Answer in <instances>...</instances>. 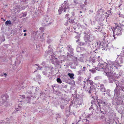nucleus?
<instances>
[{"label":"nucleus","mask_w":124,"mask_h":124,"mask_svg":"<svg viewBox=\"0 0 124 124\" xmlns=\"http://www.w3.org/2000/svg\"><path fill=\"white\" fill-rule=\"evenodd\" d=\"M104 65L106 66L103 70L104 72L105 75L108 78L110 83H113L116 78V74L113 73V68H114L111 66H109L107 63H105Z\"/></svg>","instance_id":"obj_1"},{"label":"nucleus","mask_w":124,"mask_h":124,"mask_svg":"<svg viewBox=\"0 0 124 124\" xmlns=\"http://www.w3.org/2000/svg\"><path fill=\"white\" fill-rule=\"evenodd\" d=\"M123 62V59L122 57L119 58H117L116 60L114 62L111 61L108 62V64L109 66H112V67H114L116 68H117L118 67H121L122 65H121Z\"/></svg>","instance_id":"obj_2"},{"label":"nucleus","mask_w":124,"mask_h":124,"mask_svg":"<svg viewBox=\"0 0 124 124\" xmlns=\"http://www.w3.org/2000/svg\"><path fill=\"white\" fill-rule=\"evenodd\" d=\"M49 57L51 60H52V62L53 61L54 62H55L57 64H59L60 63H62L63 61H64L65 58V57L64 55L59 56L58 58L60 60H59V61H56L57 59L55 58V56H54L52 55H50L49 56Z\"/></svg>","instance_id":"obj_3"},{"label":"nucleus","mask_w":124,"mask_h":124,"mask_svg":"<svg viewBox=\"0 0 124 124\" xmlns=\"http://www.w3.org/2000/svg\"><path fill=\"white\" fill-rule=\"evenodd\" d=\"M52 69L51 67L47 66H45V70L42 71L43 74L48 77H50V76L51 75V70Z\"/></svg>","instance_id":"obj_4"},{"label":"nucleus","mask_w":124,"mask_h":124,"mask_svg":"<svg viewBox=\"0 0 124 124\" xmlns=\"http://www.w3.org/2000/svg\"><path fill=\"white\" fill-rule=\"evenodd\" d=\"M66 49H67L68 52L66 53L67 54V56L69 57H70L73 55V50L72 46L70 45H68L66 47Z\"/></svg>","instance_id":"obj_5"},{"label":"nucleus","mask_w":124,"mask_h":124,"mask_svg":"<svg viewBox=\"0 0 124 124\" xmlns=\"http://www.w3.org/2000/svg\"><path fill=\"white\" fill-rule=\"evenodd\" d=\"M2 102L4 105L5 106H8L9 105L8 101V96L7 94H4L2 96Z\"/></svg>","instance_id":"obj_6"},{"label":"nucleus","mask_w":124,"mask_h":124,"mask_svg":"<svg viewBox=\"0 0 124 124\" xmlns=\"http://www.w3.org/2000/svg\"><path fill=\"white\" fill-rule=\"evenodd\" d=\"M121 28L119 26H117L115 29L113 31L114 33L113 36L114 39L115 38V36H118L121 34Z\"/></svg>","instance_id":"obj_7"},{"label":"nucleus","mask_w":124,"mask_h":124,"mask_svg":"<svg viewBox=\"0 0 124 124\" xmlns=\"http://www.w3.org/2000/svg\"><path fill=\"white\" fill-rule=\"evenodd\" d=\"M97 59V61H98L99 62L98 67L100 69H102L103 70L104 69V68L105 67V66H104V64L105 63L107 64H108V63H107L106 62H104L101 60V57H100V56H98Z\"/></svg>","instance_id":"obj_8"},{"label":"nucleus","mask_w":124,"mask_h":124,"mask_svg":"<svg viewBox=\"0 0 124 124\" xmlns=\"http://www.w3.org/2000/svg\"><path fill=\"white\" fill-rule=\"evenodd\" d=\"M84 39L86 43L88 44H89L93 40V38L92 37H90L89 35L86 34L85 35Z\"/></svg>","instance_id":"obj_9"},{"label":"nucleus","mask_w":124,"mask_h":124,"mask_svg":"<svg viewBox=\"0 0 124 124\" xmlns=\"http://www.w3.org/2000/svg\"><path fill=\"white\" fill-rule=\"evenodd\" d=\"M83 88L86 91H88L90 93H93L95 91L94 87L93 85L91 86L90 87L87 86L86 87L85 86H84Z\"/></svg>","instance_id":"obj_10"},{"label":"nucleus","mask_w":124,"mask_h":124,"mask_svg":"<svg viewBox=\"0 0 124 124\" xmlns=\"http://www.w3.org/2000/svg\"><path fill=\"white\" fill-rule=\"evenodd\" d=\"M90 109H93V110L97 109L98 111L101 110L100 105L99 104H94L92 105Z\"/></svg>","instance_id":"obj_11"},{"label":"nucleus","mask_w":124,"mask_h":124,"mask_svg":"<svg viewBox=\"0 0 124 124\" xmlns=\"http://www.w3.org/2000/svg\"><path fill=\"white\" fill-rule=\"evenodd\" d=\"M57 49L58 51L60 53L64 51V48H63L62 46L60 45H58Z\"/></svg>","instance_id":"obj_12"},{"label":"nucleus","mask_w":124,"mask_h":124,"mask_svg":"<svg viewBox=\"0 0 124 124\" xmlns=\"http://www.w3.org/2000/svg\"><path fill=\"white\" fill-rule=\"evenodd\" d=\"M51 19L50 18H46V20H45V24L44 25V26H46L47 25H48L50 24L51 23Z\"/></svg>","instance_id":"obj_13"},{"label":"nucleus","mask_w":124,"mask_h":124,"mask_svg":"<svg viewBox=\"0 0 124 124\" xmlns=\"http://www.w3.org/2000/svg\"><path fill=\"white\" fill-rule=\"evenodd\" d=\"M121 82L120 84V83H118V84H117L116 83V82H115V83H116V87L114 90L115 93H117L119 91V89H118V86H120L123 83V81H121Z\"/></svg>","instance_id":"obj_14"},{"label":"nucleus","mask_w":124,"mask_h":124,"mask_svg":"<svg viewBox=\"0 0 124 124\" xmlns=\"http://www.w3.org/2000/svg\"><path fill=\"white\" fill-rule=\"evenodd\" d=\"M99 87V88L100 89V90L103 92H105L106 91V89L104 87V85H103L100 84V85L98 86Z\"/></svg>","instance_id":"obj_15"},{"label":"nucleus","mask_w":124,"mask_h":124,"mask_svg":"<svg viewBox=\"0 0 124 124\" xmlns=\"http://www.w3.org/2000/svg\"><path fill=\"white\" fill-rule=\"evenodd\" d=\"M107 100L106 99H102L100 101V102L101 103H102L103 105L105 106L107 105Z\"/></svg>","instance_id":"obj_16"},{"label":"nucleus","mask_w":124,"mask_h":124,"mask_svg":"<svg viewBox=\"0 0 124 124\" xmlns=\"http://www.w3.org/2000/svg\"><path fill=\"white\" fill-rule=\"evenodd\" d=\"M72 59L74 61V63L75 66L74 68H75L76 66H77L78 64V63L77 61V58L75 57H73Z\"/></svg>","instance_id":"obj_17"},{"label":"nucleus","mask_w":124,"mask_h":124,"mask_svg":"<svg viewBox=\"0 0 124 124\" xmlns=\"http://www.w3.org/2000/svg\"><path fill=\"white\" fill-rule=\"evenodd\" d=\"M63 8H59L58 10V12H59V14H61V13L63 11V10H64V12H65L66 11V10L67 9H68V10H69V8H64V9H63Z\"/></svg>","instance_id":"obj_18"},{"label":"nucleus","mask_w":124,"mask_h":124,"mask_svg":"<svg viewBox=\"0 0 124 124\" xmlns=\"http://www.w3.org/2000/svg\"><path fill=\"white\" fill-rule=\"evenodd\" d=\"M90 80H88V79H85L84 81V82L85 83L84 84V86H85L86 87L87 86H86V85H88V84L89 83H90Z\"/></svg>","instance_id":"obj_19"},{"label":"nucleus","mask_w":124,"mask_h":124,"mask_svg":"<svg viewBox=\"0 0 124 124\" xmlns=\"http://www.w3.org/2000/svg\"><path fill=\"white\" fill-rule=\"evenodd\" d=\"M95 62V58H94L90 57L89 61V62L90 63H91L93 64V63H94Z\"/></svg>","instance_id":"obj_20"},{"label":"nucleus","mask_w":124,"mask_h":124,"mask_svg":"<svg viewBox=\"0 0 124 124\" xmlns=\"http://www.w3.org/2000/svg\"><path fill=\"white\" fill-rule=\"evenodd\" d=\"M85 67H84L83 69H81L79 71H78V73L80 74L82 73H85Z\"/></svg>","instance_id":"obj_21"},{"label":"nucleus","mask_w":124,"mask_h":124,"mask_svg":"<svg viewBox=\"0 0 124 124\" xmlns=\"http://www.w3.org/2000/svg\"><path fill=\"white\" fill-rule=\"evenodd\" d=\"M95 44V46H96L97 48H100V47L101 46L100 43H98L97 42H96Z\"/></svg>","instance_id":"obj_22"},{"label":"nucleus","mask_w":124,"mask_h":124,"mask_svg":"<svg viewBox=\"0 0 124 124\" xmlns=\"http://www.w3.org/2000/svg\"><path fill=\"white\" fill-rule=\"evenodd\" d=\"M82 121L84 123L86 124H88L89 123V121L86 119H83L82 120Z\"/></svg>","instance_id":"obj_23"},{"label":"nucleus","mask_w":124,"mask_h":124,"mask_svg":"<svg viewBox=\"0 0 124 124\" xmlns=\"http://www.w3.org/2000/svg\"><path fill=\"white\" fill-rule=\"evenodd\" d=\"M68 75L70 76V77L71 79H73L74 78L73 77V76H74V74L72 73H69L68 74Z\"/></svg>","instance_id":"obj_24"},{"label":"nucleus","mask_w":124,"mask_h":124,"mask_svg":"<svg viewBox=\"0 0 124 124\" xmlns=\"http://www.w3.org/2000/svg\"><path fill=\"white\" fill-rule=\"evenodd\" d=\"M107 45V44H104L103 45H101V47H100L101 48H103V47H104L103 49H102L103 50H104L105 49V48L106 47Z\"/></svg>","instance_id":"obj_25"},{"label":"nucleus","mask_w":124,"mask_h":124,"mask_svg":"<svg viewBox=\"0 0 124 124\" xmlns=\"http://www.w3.org/2000/svg\"><path fill=\"white\" fill-rule=\"evenodd\" d=\"M110 90H107L106 94H107L109 96H110L111 95L110 93Z\"/></svg>","instance_id":"obj_26"},{"label":"nucleus","mask_w":124,"mask_h":124,"mask_svg":"<svg viewBox=\"0 0 124 124\" xmlns=\"http://www.w3.org/2000/svg\"><path fill=\"white\" fill-rule=\"evenodd\" d=\"M123 50L121 52L120 55L122 56H124V47L123 48Z\"/></svg>","instance_id":"obj_27"},{"label":"nucleus","mask_w":124,"mask_h":124,"mask_svg":"<svg viewBox=\"0 0 124 124\" xmlns=\"http://www.w3.org/2000/svg\"><path fill=\"white\" fill-rule=\"evenodd\" d=\"M77 27L78 29H80L82 27V26L81 25V24L78 23L77 25Z\"/></svg>","instance_id":"obj_28"},{"label":"nucleus","mask_w":124,"mask_h":124,"mask_svg":"<svg viewBox=\"0 0 124 124\" xmlns=\"http://www.w3.org/2000/svg\"><path fill=\"white\" fill-rule=\"evenodd\" d=\"M77 52H80L81 51V47H78L77 48Z\"/></svg>","instance_id":"obj_29"},{"label":"nucleus","mask_w":124,"mask_h":124,"mask_svg":"<svg viewBox=\"0 0 124 124\" xmlns=\"http://www.w3.org/2000/svg\"><path fill=\"white\" fill-rule=\"evenodd\" d=\"M57 81L58 83H62V81L59 78H57Z\"/></svg>","instance_id":"obj_30"},{"label":"nucleus","mask_w":124,"mask_h":124,"mask_svg":"<svg viewBox=\"0 0 124 124\" xmlns=\"http://www.w3.org/2000/svg\"><path fill=\"white\" fill-rule=\"evenodd\" d=\"M11 23V21H7L5 22V24H6L8 25V24H10Z\"/></svg>","instance_id":"obj_31"},{"label":"nucleus","mask_w":124,"mask_h":124,"mask_svg":"<svg viewBox=\"0 0 124 124\" xmlns=\"http://www.w3.org/2000/svg\"><path fill=\"white\" fill-rule=\"evenodd\" d=\"M46 53L47 54H46L45 55L46 56H47V55L48 54L49 55H50L51 54H52V53H51V52H49V50H48V51L47 50Z\"/></svg>","instance_id":"obj_32"},{"label":"nucleus","mask_w":124,"mask_h":124,"mask_svg":"<svg viewBox=\"0 0 124 124\" xmlns=\"http://www.w3.org/2000/svg\"><path fill=\"white\" fill-rule=\"evenodd\" d=\"M69 22L70 23H73L75 22L74 20H73L70 19V18L69 19Z\"/></svg>","instance_id":"obj_33"},{"label":"nucleus","mask_w":124,"mask_h":124,"mask_svg":"<svg viewBox=\"0 0 124 124\" xmlns=\"http://www.w3.org/2000/svg\"><path fill=\"white\" fill-rule=\"evenodd\" d=\"M39 30L41 32H43L44 30V29L43 27H41L39 28Z\"/></svg>","instance_id":"obj_34"},{"label":"nucleus","mask_w":124,"mask_h":124,"mask_svg":"<svg viewBox=\"0 0 124 124\" xmlns=\"http://www.w3.org/2000/svg\"><path fill=\"white\" fill-rule=\"evenodd\" d=\"M26 99L27 100H28V102H29L30 103V101L31 100V98L30 97H27L26 98Z\"/></svg>","instance_id":"obj_35"},{"label":"nucleus","mask_w":124,"mask_h":124,"mask_svg":"<svg viewBox=\"0 0 124 124\" xmlns=\"http://www.w3.org/2000/svg\"><path fill=\"white\" fill-rule=\"evenodd\" d=\"M69 21H66L65 23H64V25H65L67 26L69 23Z\"/></svg>","instance_id":"obj_36"},{"label":"nucleus","mask_w":124,"mask_h":124,"mask_svg":"<svg viewBox=\"0 0 124 124\" xmlns=\"http://www.w3.org/2000/svg\"><path fill=\"white\" fill-rule=\"evenodd\" d=\"M36 77L37 78L39 79H40L41 78V77L40 76V75L39 74H37V75L36 76Z\"/></svg>","instance_id":"obj_37"},{"label":"nucleus","mask_w":124,"mask_h":124,"mask_svg":"<svg viewBox=\"0 0 124 124\" xmlns=\"http://www.w3.org/2000/svg\"><path fill=\"white\" fill-rule=\"evenodd\" d=\"M85 50V48L83 47H81V52L82 51H84Z\"/></svg>","instance_id":"obj_38"},{"label":"nucleus","mask_w":124,"mask_h":124,"mask_svg":"<svg viewBox=\"0 0 124 124\" xmlns=\"http://www.w3.org/2000/svg\"><path fill=\"white\" fill-rule=\"evenodd\" d=\"M36 65L38 67H37L36 68L39 69V70H41V69H42L43 67H42L39 66L37 65L36 64Z\"/></svg>","instance_id":"obj_39"},{"label":"nucleus","mask_w":124,"mask_h":124,"mask_svg":"<svg viewBox=\"0 0 124 124\" xmlns=\"http://www.w3.org/2000/svg\"><path fill=\"white\" fill-rule=\"evenodd\" d=\"M72 3L74 5H75L77 3V2L76 0H73Z\"/></svg>","instance_id":"obj_40"},{"label":"nucleus","mask_w":124,"mask_h":124,"mask_svg":"<svg viewBox=\"0 0 124 124\" xmlns=\"http://www.w3.org/2000/svg\"><path fill=\"white\" fill-rule=\"evenodd\" d=\"M19 97L22 99H23L25 98V96L24 95H23L22 96L20 95L19 96Z\"/></svg>","instance_id":"obj_41"},{"label":"nucleus","mask_w":124,"mask_h":124,"mask_svg":"<svg viewBox=\"0 0 124 124\" xmlns=\"http://www.w3.org/2000/svg\"><path fill=\"white\" fill-rule=\"evenodd\" d=\"M80 36L79 35H78L75 37V38L78 39H80Z\"/></svg>","instance_id":"obj_42"},{"label":"nucleus","mask_w":124,"mask_h":124,"mask_svg":"<svg viewBox=\"0 0 124 124\" xmlns=\"http://www.w3.org/2000/svg\"><path fill=\"white\" fill-rule=\"evenodd\" d=\"M45 62H43L41 64V65H43L44 66H45H45L44 65H45Z\"/></svg>","instance_id":"obj_43"},{"label":"nucleus","mask_w":124,"mask_h":124,"mask_svg":"<svg viewBox=\"0 0 124 124\" xmlns=\"http://www.w3.org/2000/svg\"><path fill=\"white\" fill-rule=\"evenodd\" d=\"M40 38L41 39V40L42 41H43V40H44V38H43V35H41L40 36Z\"/></svg>","instance_id":"obj_44"},{"label":"nucleus","mask_w":124,"mask_h":124,"mask_svg":"<svg viewBox=\"0 0 124 124\" xmlns=\"http://www.w3.org/2000/svg\"><path fill=\"white\" fill-rule=\"evenodd\" d=\"M18 108H16V111H17L20 109L21 107L20 106H18Z\"/></svg>","instance_id":"obj_45"},{"label":"nucleus","mask_w":124,"mask_h":124,"mask_svg":"<svg viewBox=\"0 0 124 124\" xmlns=\"http://www.w3.org/2000/svg\"><path fill=\"white\" fill-rule=\"evenodd\" d=\"M47 42L49 44L51 42V40L50 39H48L47 40Z\"/></svg>","instance_id":"obj_46"},{"label":"nucleus","mask_w":124,"mask_h":124,"mask_svg":"<svg viewBox=\"0 0 124 124\" xmlns=\"http://www.w3.org/2000/svg\"><path fill=\"white\" fill-rule=\"evenodd\" d=\"M68 16H69V14H66L65 16V17H68Z\"/></svg>","instance_id":"obj_47"},{"label":"nucleus","mask_w":124,"mask_h":124,"mask_svg":"<svg viewBox=\"0 0 124 124\" xmlns=\"http://www.w3.org/2000/svg\"><path fill=\"white\" fill-rule=\"evenodd\" d=\"M96 29H98V30H99L100 29V27L99 26H98L97 28H96Z\"/></svg>","instance_id":"obj_48"},{"label":"nucleus","mask_w":124,"mask_h":124,"mask_svg":"<svg viewBox=\"0 0 124 124\" xmlns=\"http://www.w3.org/2000/svg\"><path fill=\"white\" fill-rule=\"evenodd\" d=\"M67 1H65L64 3L65 4H66L67 3Z\"/></svg>","instance_id":"obj_49"},{"label":"nucleus","mask_w":124,"mask_h":124,"mask_svg":"<svg viewBox=\"0 0 124 124\" xmlns=\"http://www.w3.org/2000/svg\"><path fill=\"white\" fill-rule=\"evenodd\" d=\"M80 39H78V40H76V42H78V41L80 40Z\"/></svg>","instance_id":"obj_50"},{"label":"nucleus","mask_w":124,"mask_h":124,"mask_svg":"<svg viewBox=\"0 0 124 124\" xmlns=\"http://www.w3.org/2000/svg\"><path fill=\"white\" fill-rule=\"evenodd\" d=\"M61 107L62 109H63L64 108V107L63 106H61Z\"/></svg>","instance_id":"obj_51"},{"label":"nucleus","mask_w":124,"mask_h":124,"mask_svg":"<svg viewBox=\"0 0 124 124\" xmlns=\"http://www.w3.org/2000/svg\"><path fill=\"white\" fill-rule=\"evenodd\" d=\"M100 78V77H95V78H96L97 79H99Z\"/></svg>","instance_id":"obj_52"},{"label":"nucleus","mask_w":124,"mask_h":124,"mask_svg":"<svg viewBox=\"0 0 124 124\" xmlns=\"http://www.w3.org/2000/svg\"><path fill=\"white\" fill-rule=\"evenodd\" d=\"M26 31V30H23V32H25Z\"/></svg>","instance_id":"obj_53"},{"label":"nucleus","mask_w":124,"mask_h":124,"mask_svg":"<svg viewBox=\"0 0 124 124\" xmlns=\"http://www.w3.org/2000/svg\"><path fill=\"white\" fill-rule=\"evenodd\" d=\"M3 75H5V76H6L7 75V74L6 73H4L3 74Z\"/></svg>","instance_id":"obj_54"},{"label":"nucleus","mask_w":124,"mask_h":124,"mask_svg":"<svg viewBox=\"0 0 124 124\" xmlns=\"http://www.w3.org/2000/svg\"><path fill=\"white\" fill-rule=\"evenodd\" d=\"M73 28L74 29V30H75V29H76V28L75 27V26H74V27H73Z\"/></svg>","instance_id":"obj_55"},{"label":"nucleus","mask_w":124,"mask_h":124,"mask_svg":"<svg viewBox=\"0 0 124 124\" xmlns=\"http://www.w3.org/2000/svg\"><path fill=\"white\" fill-rule=\"evenodd\" d=\"M26 35V33H25L24 34V36H25Z\"/></svg>","instance_id":"obj_56"},{"label":"nucleus","mask_w":124,"mask_h":124,"mask_svg":"<svg viewBox=\"0 0 124 124\" xmlns=\"http://www.w3.org/2000/svg\"><path fill=\"white\" fill-rule=\"evenodd\" d=\"M51 46L50 45H49V46H48V48H50L51 47Z\"/></svg>","instance_id":"obj_57"},{"label":"nucleus","mask_w":124,"mask_h":124,"mask_svg":"<svg viewBox=\"0 0 124 124\" xmlns=\"http://www.w3.org/2000/svg\"><path fill=\"white\" fill-rule=\"evenodd\" d=\"M26 16V15H24V16Z\"/></svg>","instance_id":"obj_58"},{"label":"nucleus","mask_w":124,"mask_h":124,"mask_svg":"<svg viewBox=\"0 0 124 124\" xmlns=\"http://www.w3.org/2000/svg\"><path fill=\"white\" fill-rule=\"evenodd\" d=\"M101 10V9H100V10Z\"/></svg>","instance_id":"obj_59"},{"label":"nucleus","mask_w":124,"mask_h":124,"mask_svg":"<svg viewBox=\"0 0 124 124\" xmlns=\"http://www.w3.org/2000/svg\"><path fill=\"white\" fill-rule=\"evenodd\" d=\"M75 32H76V33H77V32H75Z\"/></svg>","instance_id":"obj_60"},{"label":"nucleus","mask_w":124,"mask_h":124,"mask_svg":"<svg viewBox=\"0 0 124 124\" xmlns=\"http://www.w3.org/2000/svg\"><path fill=\"white\" fill-rule=\"evenodd\" d=\"M80 13H82V12L81 11L80 12Z\"/></svg>","instance_id":"obj_61"},{"label":"nucleus","mask_w":124,"mask_h":124,"mask_svg":"<svg viewBox=\"0 0 124 124\" xmlns=\"http://www.w3.org/2000/svg\"><path fill=\"white\" fill-rule=\"evenodd\" d=\"M36 8V9H37V8Z\"/></svg>","instance_id":"obj_62"},{"label":"nucleus","mask_w":124,"mask_h":124,"mask_svg":"<svg viewBox=\"0 0 124 124\" xmlns=\"http://www.w3.org/2000/svg\"><path fill=\"white\" fill-rule=\"evenodd\" d=\"M4 40H5V39H4V40L3 41H4Z\"/></svg>","instance_id":"obj_63"}]
</instances>
